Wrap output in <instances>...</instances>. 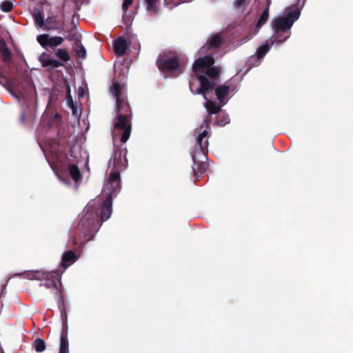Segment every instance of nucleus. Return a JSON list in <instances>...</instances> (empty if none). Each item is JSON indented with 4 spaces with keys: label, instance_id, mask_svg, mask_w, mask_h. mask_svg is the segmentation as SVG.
Masks as SVG:
<instances>
[{
    "label": "nucleus",
    "instance_id": "nucleus-1",
    "mask_svg": "<svg viewBox=\"0 0 353 353\" xmlns=\"http://www.w3.org/2000/svg\"><path fill=\"white\" fill-rule=\"evenodd\" d=\"M101 209L102 206L99 200H92L88 203L72 239L74 246L83 247L87 242L92 240L101 223L108 219L103 217Z\"/></svg>",
    "mask_w": 353,
    "mask_h": 353
},
{
    "label": "nucleus",
    "instance_id": "nucleus-2",
    "mask_svg": "<svg viewBox=\"0 0 353 353\" xmlns=\"http://www.w3.org/2000/svg\"><path fill=\"white\" fill-rule=\"evenodd\" d=\"M110 92L116 98L117 102V121L114 123L115 130H122L120 141L125 143L130 138L132 130L131 118L132 111L128 101L127 95L122 91L120 83L113 81L110 87Z\"/></svg>",
    "mask_w": 353,
    "mask_h": 353
},
{
    "label": "nucleus",
    "instance_id": "nucleus-3",
    "mask_svg": "<svg viewBox=\"0 0 353 353\" xmlns=\"http://www.w3.org/2000/svg\"><path fill=\"white\" fill-rule=\"evenodd\" d=\"M210 121L208 119H205L204 123H206L205 130H203L204 125L202 124L198 131L196 129L194 135L196 136L195 148L192 151L191 155L193 161L192 172L194 176H201L207 170L208 165L205 160L208 159L207 154L208 152V139L210 137L208 129H210Z\"/></svg>",
    "mask_w": 353,
    "mask_h": 353
},
{
    "label": "nucleus",
    "instance_id": "nucleus-4",
    "mask_svg": "<svg viewBox=\"0 0 353 353\" xmlns=\"http://www.w3.org/2000/svg\"><path fill=\"white\" fill-rule=\"evenodd\" d=\"M121 188L120 172H118V170L110 171L104 188L105 197L104 199L99 197L94 199L99 200L101 203L102 206L101 212L105 219L110 217L112 212V199L117 196Z\"/></svg>",
    "mask_w": 353,
    "mask_h": 353
},
{
    "label": "nucleus",
    "instance_id": "nucleus-5",
    "mask_svg": "<svg viewBox=\"0 0 353 353\" xmlns=\"http://www.w3.org/2000/svg\"><path fill=\"white\" fill-rule=\"evenodd\" d=\"M214 63V59L211 55H206L196 59L192 65V71L194 74L199 72L204 73L210 80L219 81L221 68L217 66H212Z\"/></svg>",
    "mask_w": 353,
    "mask_h": 353
},
{
    "label": "nucleus",
    "instance_id": "nucleus-6",
    "mask_svg": "<svg viewBox=\"0 0 353 353\" xmlns=\"http://www.w3.org/2000/svg\"><path fill=\"white\" fill-rule=\"evenodd\" d=\"M157 65L159 70L163 73H177L178 75L182 72V66L176 54H161L157 60Z\"/></svg>",
    "mask_w": 353,
    "mask_h": 353
},
{
    "label": "nucleus",
    "instance_id": "nucleus-7",
    "mask_svg": "<svg viewBox=\"0 0 353 353\" xmlns=\"http://www.w3.org/2000/svg\"><path fill=\"white\" fill-rule=\"evenodd\" d=\"M300 16V11L295 10L289 12L285 17H275L272 21L273 31L285 32L291 34L290 29Z\"/></svg>",
    "mask_w": 353,
    "mask_h": 353
},
{
    "label": "nucleus",
    "instance_id": "nucleus-8",
    "mask_svg": "<svg viewBox=\"0 0 353 353\" xmlns=\"http://www.w3.org/2000/svg\"><path fill=\"white\" fill-rule=\"evenodd\" d=\"M127 166L128 159L125 157V154L124 157L122 156L121 146L114 145V152L109 161V169H110L111 171L118 170V172H120L125 169Z\"/></svg>",
    "mask_w": 353,
    "mask_h": 353
},
{
    "label": "nucleus",
    "instance_id": "nucleus-9",
    "mask_svg": "<svg viewBox=\"0 0 353 353\" xmlns=\"http://www.w3.org/2000/svg\"><path fill=\"white\" fill-rule=\"evenodd\" d=\"M65 38L74 42L76 55L79 58L83 59L86 57V50L81 43V35L78 32L77 26L74 23L72 26L71 34H65Z\"/></svg>",
    "mask_w": 353,
    "mask_h": 353
},
{
    "label": "nucleus",
    "instance_id": "nucleus-10",
    "mask_svg": "<svg viewBox=\"0 0 353 353\" xmlns=\"http://www.w3.org/2000/svg\"><path fill=\"white\" fill-rule=\"evenodd\" d=\"M195 76H196V79L200 83L197 89V94H202L204 99L208 100L207 94L214 89L215 86L217 85V82L210 80L205 75L200 74H195Z\"/></svg>",
    "mask_w": 353,
    "mask_h": 353
},
{
    "label": "nucleus",
    "instance_id": "nucleus-11",
    "mask_svg": "<svg viewBox=\"0 0 353 353\" xmlns=\"http://www.w3.org/2000/svg\"><path fill=\"white\" fill-rule=\"evenodd\" d=\"M269 50L270 46L268 41L258 48L256 54L252 56L250 59L246 61L244 66L248 67V69L244 72V75L250 70L252 66H257L259 65L261 59L266 54Z\"/></svg>",
    "mask_w": 353,
    "mask_h": 353
},
{
    "label": "nucleus",
    "instance_id": "nucleus-12",
    "mask_svg": "<svg viewBox=\"0 0 353 353\" xmlns=\"http://www.w3.org/2000/svg\"><path fill=\"white\" fill-rule=\"evenodd\" d=\"M270 3L271 0H267V6L265 9L263 11L255 26L254 27H252L249 35L244 37V42H245L247 40L250 39L252 36L257 34L261 28L268 21L269 19Z\"/></svg>",
    "mask_w": 353,
    "mask_h": 353
},
{
    "label": "nucleus",
    "instance_id": "nucleus-13",
    "mask_svg": "<svg viewBox=\"0 0 353 353\" xmlns=\"http://www.w3.org/2000/svg\"><path fill=\"white\" fill-rule=\"evenodd\" d=\"M37 40L43 48L47 49L60 46L64 39L59 36L50 37L48 34H42L37 36Z\"/></svg>",
    "mask_w": 353,
    "mask_h": 353
},
{
    "label": "nucleus",
    "instance_id": "nucleus-14",
    "mask_svg": "<svg viewBox=\"0 0 353 353\" xmlns=\"http://www.w3.org/2000/svg\"><path fill=\"white\" fill-rule=\"evenodd\" d=\"M41 275L43 278L46 279V281L41 283V286H44L47 288H54L57 289V281H59L61 276L60 270H56L50 272L42 273Z\"/></svg>",
    "mask_w": 353,
    "mask_h": 353
},
{
    "label": "nucleus",
    "instance_id": "nucleus-15",
    "mask_svg": "<svg viewBox=\"0 0 353 353\" xmlns=\"http://www.w3.org/2000/svg\"><path fill=\"white\" fill-rule=\"evenodd\" d=\"M39 61L43 67H50L54 69L63 66V63L61 61L54 59L50 54L47 52H43L39 57Z\"/></svg>",
    "mask_w": 353,
    "mask_h": 353
},
{
    "label": "nucleus",
    "instance_id": "nucleus-16",
    "mask_svg": "<svg viewBox=\"0 0 353 353\" xmlns=\"http://www.w3.org/2000/svg\"><path fill=\"white\" fill-rule=\"evenodd\" d=\"M128 48V42L122 37H119L113 42V50L117 56L121 57L124 55Z\"/></svg>",
    "mask_w": 353,
    "mask_h": 353
},
{
    "label": "nucleus",
    "instance_id": "nucleus-17",
    "mask_svg": "<svg viewBox=\"0 0 353 353\" xmlns=\"http://www.w3.org/2000/svg\"><path fill=\"white\" fill-rule=\"evenodd\" d=\"M58 307L60 310L61 316L63 319V329H62V332L61 333L60 336H63V335L65 333V336H68V324H67V314H66V311H65L64 299L61 294H60V296H59Z\"/></svg>",
    "mask_w": 353,
    "mask_h": 353
},
{
    "label": "nucleus",
    "instance_id": "nucleus-18",
    "mask_svg": "<svg viewBox=\"0 0 353 353\" xmlns=\"http://www.w3.org/2000/svg\"><path fill=\"white\" fill-rule=\"evenodd\" d=\"M0 53L1 54V59L4 63H10L12 59V52L8 47L6 41L0 37Z\"/></svg>",
    "mask_w": 353,
    "mask_h": 353
},
{
    "label": "nucleus",
    "instance_id": "nucleus-19",
    "mask_svg": "<svg viewBox=\"0 0 353 353\" xmlns=\"http://www.w3.org/2000/svg\"><path fill=\"white\" fill-rule=\"evenodd\" d=\"M223 43V39L221 33H216L212 36L207 41V43L203 48L206 47L207 50L216 49L219 48Z\"/></svg>",
    "mask_w": 353,
    "mask_h": 353
},
{
    "label": "nucleus",
    "instance_id": "nucleus-20",
    "mask_svg": "<svg viewBox=\"0 0 353 353\" xmlns=\"http://www.w3.org/2000/svg\"><path fill=\"white\" fill-rule=\"evenodd\" d=\"M77 258V256L74 251H66L62 255L61 265L63 268H67L76 261Z\"/></svg>",
    "mask_w": 353,
    "mask_h": 353
},
{
    "label": "nucleus",
    "instance_id": "nucleus-21",
    "mask_svg": "<svg viewBox=\"0 0 353 353\" xmlns=\"http://www.w3.org/2000/svg\"><path fill=\"white\" fill-rule=\"evenodd\" d=\"M69 173L75 183H79L82 179V176L77 165L71 164L68 166Z\"/></svg>",
    "mask_w": 353,
    "mask_h": 353
},
{
    "label": "nucleus",
    "instance_id": "nucleus-22",
    "mask_svg": "<svg viewBox=\"0 0 353 353\" xmlns=\"http://www.w3.org/2000/svg\"><path fill=\"white\" fill-rule=\"evenodd\" d=\"M291 34L286 33L285 32H277L274 31V35L272 37V43L275 42L283 43L285 41L290 37Z\"/></svg>",
    "mask_w": 353,
    "mask_h": 353
},
{
    "label": "nucleus",
    "instance_id": "nucleus-23",
    "mask_svg": "<svg viewBox=\"0 0 353 353\" xmlns=\"http://www.w3.org/2000/svg\"><path fill=\"white\" fill-rule=\"evenodd\" d=\"M146 9L150 16H155L158 13V7L157 3L159 0H145Z\"/></svg>",
    "mask_w": 353,
    "mask_h": 353
},
{
    "label": "nucleus",
    "instance_id": "nucleus-24",
    "mask_svg": "<svg viewBox=\"0 0 353 353\" xmlns=\"http://www.w3.org/2000/svg\"><path fill=\"white\" fill-rule=\"evenodd\" d=\"M228 92L229 86L227 85L219 86L215 89V93L216 94L218 100L220 102L223 101Z\"/></svg>",
    "mask_w": 353,
    "mask_h": 353
},
{
    "label": "nucleus",
    "instance_id": "nucleus-25",
    "mask_svg": "<svg viewBox=\"0 0 353 353\" xmlns=\"http://www.w3.org/2000/svg\"><path fill=\"white\" fill-rule=\"evenodd\" d=\"M205 107L210 115L212 114H217L221 111V108L212 101H208L205 104Z\"/></svg>",
    "mask_w": 353,
    "mask_h": 353
},
{
    "label": "nucleus",
    "instance_id": "nucleus-26",
    "mask_svg": "<svg viewBox=\"0 0 353 353\" xmlns=\"http://www.w3.org/2000/svg\"><path fill=\"white\" fill-rule=\"evenodd\" d=\"M34 120V114L31 111H23L20 116V122L21 124L32 123Z\"/></svg>",
    "mask_w": 353,
    "mask_h": 353
},
{
    "label": "nucleus",
    "instance_id": "nucleus-27",
    "mask_svg": "<svg viewBox=\"0 0 353 353\" xmlns=\"http://www.w3.org/2000/svg\"><path fill=\"white\" fill-rule=\"evenodd\" d=\"M32 347L37 352H42L46 350V343L45 341L40 339L37 338L32 343Z\"/></svg>",
    "mask_w": 353,
    "mask_h": 353
},
{
    "label": "nucleus",
    "instance_id": "nucleus-28",
    "mask_svg": "<svg viewBox=\"0 0 353 353\" xmlns=\"http://www.w3.org/2000/svg\"><path fill=\"white\" fill-rule=\"evenodd\" d=\"M68 336H65V333L63 336H60V347L59 353H68Z\"/></svg>",
    "mask_w": 353,
    "mask_h": 353
},
{
    "label": "nucleus",
    "instance_id": "nucleus-29",
    "mask_svg": "<svg viewBox=\"0 0 353 353\" xmlns=\"http://www.w3.org/2000/svg\"><path fill=\"white\" fill-rule=\"evenodd\" d=\"M56 56L64 62H68L70 59V57L65 49L59 48L56 52Z\"/></svg>",
    "mask_w": 353,
    "mask_h": 353
},
{
    "label": "nucleus",
    "instance_id": "nucleus-30",
    "mask_svg": "<svg viewBox=\"0 0 353 353\" xmlns=\"http://www.w3.org/2000/svg\"><path fill=\"white\" fill-rule=\"evenodd\" d=\"M43 27H45V30L47 31L59 30V28L56 25V22H53V19L50 17L46 19Z\"/></svg>",
    "mask_w": 353,
    "mask_h": 353
},
{
    "label": "nucleus",
    "instance_id": "nucleus-31",
    "mask_svg": "<svg viewBox=\"0 0 353 353\" xmlns=\"http://www.w3.org/2000/svg\"><path fill=\"white\" fill-rule=\"evenodd\" d=\"M232 9L235 14L241 16L243 14V0H234Z\"/></svg>",
    "mask_w": 353,
    "mask_h": 353
},
{
    "label": "nucleus",
    "instance_id": "nucleus-32",
    "mask_svg": "<svg viewBox=\"0 0 353 353\" xmlns=\"http://www.w3.org/2000/svg\"><path fill=\"white\" fill-rule=\"evenodd\" d=\"M34 21L36 25L39 27H43L45 25V20L39 11L34 12L33 14Z\"/></svg>",
    "mask_w": 353,
    "mask_h": 353
},
{
    "label": "nucleus",
    "instance_id": "nucleus-33",
    "mask_svg": "<svg viewBox=\"0 0 353 353\" xmlns=\"http://www.w3.org/2000/svg\"><path fill=\"white\" fill-rule=\"evenodd\" d=\"M0 8L3 12H9L13 8V4L10 1H3L0 5Z\"/></svg>",
    "mask_w": 353,
    "mask_h": 353
},
{
    "label": "nucleus",
    "instance_id": "nucleus-34",
    "mask_svg": "<svg viewBox=\"0 0 353 353\" xmlns=\"http://www.w3.org/2000/svg\"><path fill=\"white\" fill-rule=\"evenodd\" d=\"M198 81L199 80L196 77L195 79L190 80L189 82L190 90L194 94H197V92H197V89L199 87L198 86Z\"/></svg>",
    "mask_w": 353,
    "mask_h": 353
},
{
    "label": "nucleus",
    "instance_id": "nucleus-35",
    "mask_svg": "<svg viewBox=\"0 0 353 353\" xmlns=\"http://www.w3.org/2000/svg\"><path fill=\"white\" fill-rule=\"evenodd\" d=\"M229 121H230V119H229L228 116L227 117L226 116H223V119H217V124L219 125L223 126V125H226L227 123H228Z\"/></svg>",
    "mask_w": 353,
    "mask_h": 353
},
{
    "label": "nucleus",
    "instance_id": "nucleus-36",
    "mask_svg": "<svg viewBox=\"0 0 353 353\" xmlns=\"http://www.w3.org/2000/svg\"><path fill=\"white\" fill-rule=\"evenodd\" d=\"M133 0H123L122 4V10L123 12H126L130 5L132 3Z\"/></svg>",
    "mask_w": 353,
    "mask_h": 353
},
{
    "label": "nucleus",
    "instance_id": "nucleus-37",
    "mask_svg": "<svg viewBox=\"0 0 353 353\" xmlns=\"http://www.w3.org/2000/svg\"><path fill=\"white\" fill-rule=\"evenodd\" d=\"M59 29L60 30V31H61L64 33L63 34L64 36H65V34L67 35V34H71L72 27L70 28H69L65 25V23H63L61 27Z\"/></svg>",
    "mask_w": 353,
    "mask_h": 353
},
{
    "label": "nucleus",
    "instance_id": "nucleus-38",
    "mask_svg": "<svg viewBox=\"0 0 353 353\" xmlns=\"http://www.w3.org/2000/svg\"><path fill=\"white\" fill-rule=\"evenodd\" d=\"M27 275L28 277L34 278L37 279H40L41 273L39 272H28L27 273Z\"/></svg>",
    "mask_w": 353,
    "mask_h": 353
},
{
    "label": "nucleus",
    "instance_id": "nucleus-39",
    "mask_svg": "<svg viewBox=\"0 0 353 353\" xmlns=\"http://www.w3.org/2000/svg\"><path fill=\"white\" fill-rule=\"evenodd\" d=\"M236 28H237L236 26L234 25V24H230L227 27V30L228 31H232L234 29H235Z\"/></svg>",
    "mask_w": 353,
    "mask_h": 353
},
{
    "label": "nucleus",
    "instance_id": "nucleus-40",
    "mask_svg": "<svg viewBox=\"0 0 353 353\" xmlns=\"http://www.w3.org/2000/svg\"><path fill=\"white\" fill-rule=\"evenodd\" d=\"M170 0H165V3L167 5V6H170L169 8L171 9L172 8H174V6H176L177 4L176 3H174L173 5H171L170 4Z\"/></svg>",
    "mask_w": 353,
    "mask_h": 353
},
{
    "label": "nucleus",
    "instance_id": "nucleus-41",
    "mask_svg": "<svg viewBox=\"0 0 353 353\" xmlns=\"http://www.w3.org/2000/svg\"><path fill=\"white\" fill-rule=\"evenodd\" d=\"M241 21H242V20H241V21H240V23H239V26H238V29L235 31V32H239L240 30H241V29H242V27H241ZM234 32H232V34H234Z\"/></svg>",
    "mask_w": 353,
    "mask_h": 353
},
{
    "label": "nucleus",
    "instance_id": "nucleus-42",
    "mask_svg": "<svg viewBox=\"0 0 353 353\" xmlns=\"http://www.w3.org/2000/svg\"><path fill=\"white\" fill-rule=\"evenodd\" d=\"M260 2H258L256 0L254 1V3L252 5V6H256V9L258 8L259 6L260 5Z\"/></svg>",
    "mask_w": 353,
    "mask_h": 353
},
{
    "label": "nucleus",
    "instance_id": "nucleus-43",
    "mask_svg": "<svg viewBox=\"0 0 353 353\" xmlns=\"http://www.w3.org/2000/svg\"><path fill=\"white\" fill-rule=\"evenodd\" d=\"M250 1V0H244V6L248 3Z\"/></svg>",
    "mask_w": 353,
    "mask_h": 353
},
{
    "label": "nucleus",
    "instance_id": "nucleus-44",
    "mask_svg": "<svg viewBox=\"0 0 353 353\" xmlns=\"http://www.w3.org/2000/svg\"><path fill=\"white\" fill-rule=\"evenodd\" d=\"M56 116L58 117H61V116L59 114H58Z\"/></svg>",
    "mask_w": 353,
    "mask_h": 353
}]
</instances>
